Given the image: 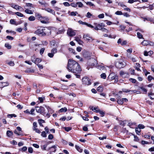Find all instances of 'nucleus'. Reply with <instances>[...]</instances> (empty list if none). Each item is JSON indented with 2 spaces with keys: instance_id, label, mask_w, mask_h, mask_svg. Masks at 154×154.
Returning a JSON list of instances; mask_svg holds the SVG:
<instances>
[{
  "instance_id": "nucleus-1",
  "label": "nucleus",
  "mask_w": 154,
  "mask_h": 154,
  "mask_svg": "<svg viewBox=\"0 0 154 154\" xmlns=\"http://www.w3.org/2000/svg\"><path fill=\"white\" fill-rule=\"evenodd\" d=\"M67 69L69 71L74 73H80L82 71L79 64L75 61L71 59L68 60Z\"/></svg>"
},
{
  "instance_id": "nucleus-2",
  "label": "nucleus",
  "mask_w": 154,
  "mask_h": 154,
  "mask_svg": "<svg viewBox=\"0 0 154 154\" xmlns=\"http://www.w3.org/2000/svg\"><path fill=\"white\" fill-rule=\"evenodd\" d=\"M51 31L50 30L47 28L40 27L36 30L35 33L40 36H44L46 35H49Z\"/></svg>"
},
{
  "instance_id": "nucleus-3",
  "label": "nucleus",
  "mask_w": 154,
  "mask_h": 154,
  "mask_svg": "<svg viewBox=\"0 0 154 154\" xmlns=\"http://www.w3.org/2000/svg\"><path fill=\"white\" fill-rule=\"evenodd\" d=\"M94 24L95 26V27L94 26L93 28H94L95 30H101L102 27L105 26V24L103 23H94Z\"/></svg>"
},
{
  "instance_id": "nucleus-4",
  "label": "nucleus",
  "mask_w": 154,
  "mask_h": 154,
  "mask_svg": "<svg viewBox=\"0 0 154 154\" xmlns=\"http://www.w3.org/2000/svg\"><path fill=\"white\" fill-rule=\"evenodd\" d=\"M115 65L117 68H121L124 67L125 66V63H123L121 60H120L119 61L116 62Z\"/></svg>"
},
{
  "instance_id": "nucleus-5",
  "label": "nucleus",
  "mask_w": 154,
  "mask_h": 154,
  "mask_svg": "<svg viewBox=\"0 0 154 154\" xmlns=\"http://www.w3.org/2000/svg\"><path fill=\"white\" fill-rule=\"evenodd\" d=\"M83 38L84 39V40L86 41H87V42H91L94 39L92 37H90L88 34L84 35Z\"/></svg>"
},
{
  "instance_id": "nucleus-6",
  "label": "nucleus",
  "mask_w": 154,
  "mask_h": 154,
  "mask_svg": "<svg viewBox=\"0 0 154 154\" xmlns=\"http://www.w3.org/2000/svg\"><path fill=\"white\" fill-rule=\"evenodd\" d=\"M82 82L83 84L87 85H91L90 79L86 76L84 77L82 79Z\"/></svg>"
},
{
  "instance_id": "nucleus-7",
  "label": "nucleus",
  "mask_w": 154,
  "mask_h": 154,
  "mask_svg": "<svg viewBox=\"0 0 154 154\" xmlns=\"http://www.w3.org/2000/svg\"><path fill=\"white\" fill-rule=\"evenodd\" d=\"M10 6L13 8L16 9L17 10H20V11H21L23 10V9L21 8L20 7L16 5L14 3L11 4H10Z\"/></svg>"
},
{
  "instance_id": "nucleus-8",
  "label": "nucleus",
  "mask_w": 154,
  "mask_h": 154,
  "mask_svg": "<svg viewBox=\"0 0 154 154\" xmlns=\"http://www.w3.org/2000/svg\"><path fill=\"white\" fill-rule=\"evenodd\" d=\"M49 18L47 17H41L40 19L41 22L43 23H48Z\"/></svg>"
},
{
  "instance_id": "nucleus-9",
  "label": "nucleus",
  "mask_w": 154,
  "mask_h": 154,
  "mask_svg": "<svg viewBox=\"0 0 154 154\" xmlns=\"http://www.w3.org/2000/svg\"><path fill=\"white\" fill-rule=\"evenodd\" d=\"M67 35L70 36H72L75 35V32L71 29H69L67 31Z\"/></svg>"
},
{
  "instance_id": "nucleus-10",
  "label": "nucleus",
  "mask_w": 154,
  "mask_h": 154,
  "mask_svg": "<svg viewBox=\"0 0 154 154\" xmlns=\"http://www.w3.org/2000/svg\"><path fill=\"white\" fill-rule=\"evenodd\" d=\"M32 61L35 64L41 62L42 60L40 58H36L35 59L34 56H33L32 57Z\"/></svg>"
},
{
  "instance_id": "nucleus-11",
  "label": "nucleus",
  "mask_w": 154,
  "mask_h": 154,
  "mask_svg": "<svg viewBox=\"0 0 154 154\" xmlns=\"http://www.w3.org/2000/svg\"><path fill=\"white\" fill-rule=\"evenodd\" d=\"M120 75L122 78H128L129 76V74L128 72H125L123 71H121L119 72Z\"/></svg>"
},
{
  "instance_id": "nucleus-12",
  "label": "nucleus",
  "mask_w": 154,
  "mask_h": 154,
  "mask_svg": "<svg viewBox=\"0 0 154 154\" xmlns=\"http://www.w3.org/2000/svg\"><path fill=\"white\" fill-rule=\"evenodd\" d=\"M81 36L80 35L79 36H76L75 37V40L78 42L79 44L80 45H82L83 42L81 40Z\"/></svg>"
},
{
  "instance_id": "nucleus-13",
  "label": "nucleus",
  "mask_w": 154,
  "mask_h": 154,
  "mask_svg": "<svg viewBox=\"0 0 154 154\" xmlns=\"http://www.w3.org/2000/svg\"><path fill=\"white\" fill-rule=\"evenodd\" d=\"M44 9L45 10V11L48 12L51 14H52L54 15H55V11H54V10H53V9L50 8H46Z\"/></svg>"
},
{
  "instance_id": "nucleus-14",
  "label": "nucleus",
  "mask_w": 154,
  "mask_h": 154,
  "mask_svg": "<svg viewBox=\"0 0 154 154\" xmlns=\"http://www.w3.org/2000/svg\"><path fill=\"white\" fill-rule=\"evenodd\" d=\"M36 110L37 112L41 113L44 112L45 108L42 106L37 107Z\"/></svg>"
},
{
  "instance_id": "nucleus-15",
  "label": "nucleus",
  "mask_w": 154,
  "mask_h": 154,
  "mask_svg": "<svg viewBox=\"0 0 154 154\" xmlns=\"http://www.w3.org/2000/svg\"><path fill=\"white\" fill-rule=\"evenodd\" d=\"M78 22L80 24H82V25H86L88 27H90L91 28H94V26L92 25H91L88 24L86 22H83L81 20L79 21Z\"/></svg>"
},
{
  "instance_id": "nucleus-16",
  "label": "nucleus",
  "mask_w": 154,
  "mask_h": 154,
  "mask_svg": "<svg viewBox=\"0 0 154 154\" xmlns=\"http://www.w3.org/2000/svg\"><path fill=\"white\" fill-rule=\"evenodd\" d=\"M90 62H91V63L89 65L91 66H94L96 65L97 64V62L96 60L94 59H92L90 60Z\"/></svg>"
},
{
  "instance_id": "nucleus-17",
  "label": "nucleus",
  "mask_w": 154,
  "mask_h": 154,
  "mask_svg": "<svg viewBox=\"0 0 154 154\" xmlns=\"http://www.w3.org/2000/svg\"><path fill=\"white\" fill-rule=\"evenodd\" d=\"M25 12L27 14H32L34 11L33 10H30L29 8H25Z\"/></svg>"
},
{
  "instance_id": "nucleus-18",
  "label": "nucleus",
  "mask_w": 154,
  "mask_h": 154,
  "mask_svg": "<svg viewBox=\"0 0 154 154\" xmlns=\"http://www.w3.org/2000/svg\"><path fill=\"white\" fill-rule=\"evenodd\" d=\"M33 5L30 3H26V5L25 6L24 8H29V9H31L32 8H33Z\"/></svg>"
},
{
  "instance_id": "nucleus-19",
  "label": "nucleus",
  "mask_w": 154,
  "mask_h": 154,
  "mask_svg": "<svg viewBox=\"0 0 154 154\" xmlns=\"http://www.w3.org/2000/svg\"><path fill=\"white\" fill-rule=\"evenodd\" d=\"M127 57L129 59L131 60L133 62H137L136 59L134 57H131L130 54H127Z\"/></svg>"
},
{
  "instance_id": "nucleus-20",
  "label": "nucleus",
  "mask_w": 154,
  "mask_h": 154,
  "mask_svg": "<svg viewBox=\"0 0 154 154\" xmlns=\"http://www.w3.org/2000/svg\"><path fill=\"white\" fill-rule=\"evenodd\" d=\"M38 122L40 126L44 127L42 124L45 123V121L44 120L42 119H39L38 120Z\"/></svg>"
},
{
  "instance_id": "nucleus-21",
  "label": "nucleus",
  "mask_w": 154,
  "mask_h": 154,
  "mask_svg": "<svg viewBox=\"0 0 154 154\" xmlns=\"http://www.w3.org/2000/svg\"><path fill=\"white\" fill-rule=\"evenodd\" d=\"M57 146H54L52 147L49 148V149L51 150V152H55L56 151V148Z\"/></svg>"
},
{
  "instance_id": "nucleus-22",
  "label": "nucleus",
  "mask_w": 154,
  "mask_h": 154,
  "mask_svg": "<svg viewBox=\"0 0 154 154\" xmlns=\"http://www.w3.org/2000/svg\"><path fill=\"white\" fill-rule=\"evenodd\" d=\"M75 148L77 150L80 152H82L83 149H81V147L79 146L75 145Z\"/></svg>"
},
{
  "instance_id": "nucleus-23",
  "label": "nucleus",
  "mask_w": 154,
  "mask_h": 154,
  "mask_svg": "<svg viewBox=\"0 0 154 154\" xmlns=\"http://www.w3.org/2000/svg\"><path fill=\"white\" fill-rule=\"evenodd\" d=\"M140 88L142 90L143 93L146 94L147 93V90L144 87L142 86L140 87Z\"/></svg>"
},
{
  "instance_id": "nucleus-24",
  "label": "nucleus",
  "mask_w": 154,
  "mask_h": 154,
  "mask_svg": "<svg viewBox=\"0 0 154 154\" xmlns=\"http://www.w3.org/2000/svg\"><path fill=\"white\" fill-rule=\"evenodd\" d=\"M115 78V75L112 74H110L108 76V78L111 80H113Z\"/></svg>"
},
{
  "instance_id": "nucleus-25",
  "label": "nucleus",
  "mask_w": 154,
  "mask_h": 154,
  "mask_svg": "<svg viewBox=\"0 0 154 154\" xmlns=\"http://www.w3.org/2000/svg\"><path fill=\"white\" fill-rule=\"evenodd\" d=\"M13 134V132L11 131H7L6 132V134L8 137H10Z\"/></svg>"
},
{
  "instance_id": "nucleus-26",
  "label": "nucleus",
  "mask_w": 154,
  "mask_h": 154,
  "mask_svg": "<svg viewBox=\"0 0 154 154\" xmlns=\"http://www.w3.org/2000/svg\"><path fill=\"white\" fill-rule=\"evenodd\" d=\"M14 14H16L17 15L20 17H22L24 16L23 14L20 12H16L14 13Z\"/></svg>"
},
{
  "instance_id": "nucleus-27",
  "label": "nucleus",
  "mask_w": 154,
  "mask_h": 154,
  "mask_svg": "<svg viewBox=\"0 0 154 154\" xmlns=\"http://www.w3.org/2000/svg\"><path fill=\"white\" fill-rule=\"evenodd\" d=\"M97 90L98 92H101L103 91V88L102 86H100L97 88Z\"/></svg>"
},
{
  "instance_id": "nucleus-28",
  "label": "nucleus",
  "mask_w": 154,
  "mask_h": 154,
  "mask_svg": "<svg viewBox=\"0 0 154 154\" xmlns=\"http://www.w3.org/2000/svg\"><path fill=\"white\" fill-rule=\"evenodd\" d=\"M35 70L33 69H28L25 71V72L26 73H30L34 72Z\"/></svg>"
},
{
  "instance_id": "nucleus-29",
  "label": "nucleus",
  "mask_w": 154,
  "mask_h": 154,
  "mask_svg": "<svg viewBox=\"0 0 154 154\" xmlns=\"http://www.w3.org/2000/svg\"><path fill=\"white\" fill-rule=\"evenodd\" d=\"M35 19V17L33 16H31L28 18V20L30 21H33Z\"/></svg>"
},
{
  "instance_id": "nucleus-30",
  "label": "nucleus",
  "mask_w": 154,
  "mask_h": 154,
  "mask_svg": "<svg viewBox=\"0 0 154 154\" xmlns=\"http://www.w3.org/2000/svg\"><path fill=\"white\" fill-rule=\"evenodd\" d=\"M149 42L146 40H144L141 43L144 46L147 45H148Z\"/></svg>"
},
{
  "instance_id": "nucleus-31",
  "label": "nucleus",
  "mask_w": 154,
  "mask_h": 154,
  "mask_svg": "<svg viewBox=\"0 0 154 154\" xmlns=\"http://www.w3.org/2000/svg\"><path fill=\"white\" fill-rule=\"evenodd\" d=\"M5 47L8 49H11V46L8 43H6L5 44Z\"/></svg>"
},
{
  "instance_id": "nucleus-32",
  "label": "nucleus",
  "mask_w": 154,
  "mask_h": 154,
  "mask_svg": "<svg viewBox=\"0 0 154 154\" xmlns=\"http://www.w3.org/2000/svg\"><path fill=\"white\" fill-rule=\"evenodd\" d=\"M7 116L8 118H11L13 117H15L17 116L15 114H10L8 115Z\"/></svg>"
},
{
  "instance_id": "nucleus-33",
  "label": "nucleus",
  "mask_w": 154,
  "mask_h": 154,
  "mask_svg": "<svg viewBox=\"0 0 154 154\" xmlns=\"http://www.w3.org/2000/svg\"><path fill=\"white\" fill-rule=\"evenodd\" d=\"M141 130L139 129H138V128H135V131L136 133L138 135L140 134V132Z\"/></svg>"
},
{
  "instance_id": "nucleus-34",
  "label": "nucleus",
  "mask_w": 154,
  "mask_h": 154,
  "mask_svg": "<svg viewBox=\"0 0 154 154\" xmlns=\"http://www.w3.org/2000/svg\"><path fill=\"white\" fill-rule=\"evenodd\" d=\"M67 111V109L66 108L64 107V108H62L60 109L59 111L60 112H66Z\"/></svg>"
},
{
  "instance_id": "nucleus-35",
  "label": "nucleus",
  "mask_w": 154,
  "mask_h": 154,
  "mask_svg": "<svg viewBox=\"0 0 154 154\" xmlns=\"http://www.w3.org/2000/svg\"><path fill=\"white\" fill-rule=\"evenodd\" d=\"M92 110L94 112H99V109H98V107H94L93 108V107H92Z\"/></svg>"
},
{
  "instance_id": "nucleus-36",
  "label": "nucleus",
  "mask_w": 154,
  "mask_h": 154,
  "mask_svg": "<svg viewBox=\"0 0 154 154\" xmlns=\"http://www.w3.org/2000/svg\"><path fill=\"white\" fill-rule=\"evenodd\" d=\"M57 49L56 48H53L51 51V52L53 53L54 54H56L57 53Z\"/></svg>"
},
{
  "instance_id": "nucleus-37",
  "label": "nucleus",
  "mask_w": 154,
  "mask_h": 154,
  "mask_svg": "<svg viewBox=\"0 0 154 154\" xmlns=\"http://www.w3.org/2000/svg\"><path fill=\"white\" fill-rule=\"evenodd\" d=\"M137 37L139 38H140H140L144 39L143 38V35L140 33L139 32H137Z\"/></svg>"
},
{
  "instance_id": "nucleus-38",
  "label": "nucleus",
  "mask_w": 154,
  "mask_h": 154,
  "mask_svg": "<svg viewBox=\"0 0 154 154\" xmlns=\"http://www.w3.org/2000/svg\"><path fill=\"white\" fill-rule=\"evenodd\" d=\"M61 88L63 90H67L68 89V87L65 85H62L61 87Z\"/></svg>"
},
{
  "instance_id": "nucleus-39",
  "label": "nucleus",
  "mask_w": 154,
  "mask_h": 154,
  "mask_svg": "<svg viewBox=\"0 0 154 154\" xmlns=\"http://www.w3.org/2000/svg\"><path fill=\"white\" fill-rule=\"evenodd\" d=\"M46 133L45 131H43L42 132L41 135L43 137H47Z\"/></svg>"
},
{
  "instance_id": "nucleus-40",
  "label": "nucleus",
  "mask_w": 154,
  "mask_h": 154,
  "mask_svg": "<svg viewBox=\"0 0 154 154\" xmlns=\"http://www.w3.org/2000/svg\"><path fill=\"white\" fill-rule=\"evenodd\" d=\"M78 5L79 7L81 8L83 6V4L81 2H77V5Z\"/></svg>"
},
{
  "instance_id": "nucleus-41",
  "label": "nucleus",
  "mask_w": 154,
  "mask_h": 154,
  "mask_svg": "<svg viewBox=\"0 0 154 154\" xmlns=\"http://www.w3.org/2000/svg\"><path fill=\"white\" fill-rule=\"evenodd\" d=\"M129 81L133 83H135L137 82V81L136 79H133V78H130L129 79Z\"/></svg>"
},
{
  "instance_id": "nucleus-42",
  "label": "nucleus",
  "mask_w": 154,
  "mask_h": 154,
  "mask_svg": "<svg viewBox=\"0 0 154 154\" xmlns=\"http://www.w3.org/2000/svg\"><path fill=\"white\" fill-rule=\"evenodd\" d=\"M138 128L140 130L141 129H143L144 128L145 126L143 125L140 124L138 125Z\"/></svg>"
},
{
  "instance_id": "nucleus-43",
  "label": "nucleus",
  "mask_w": 154,
  "mask_h": 154,
  "mask_svg": "<svg viewBox=\"0 0 154 154\" xmlns=\"http://www.w3.org/2000/svg\"><path fill=\"white\" fill-rule=\"evenodd\" d=\"M86 4L87 5H88L90 6H94V7L95 6V5H94L93 3L91 2H87L86 3Z\"/></svg>"
},
{
  "instance_id": "nucleus-44",
  "label": "nucleus",
  "mask_w": 154,
  "mask_h": 154,
  "mask_svg": "<svg viewBox=\"0 0 154 154\" xmlns=\"http://www.w3.org/2000/svg\"><path fill=\"white\" fill-rule=\"evenodd\" d=\"M101 77L103 79H105L106 78V75L105 73H103L100 75Z\"/></svg>"
},
{
  "instance_id": "nucleus-45",
  "label": "nucleus",
  "mask_w": 154,
  "mask_h": 154,
  "mask_svg": "<svg viewBox=\"0 0 154 154\" xmlns=\"http://www.w3.org/2000/svg\"><path fill=\"white\" fill-rule=\"evenodd\" d=\"M117 102L118 104L122 105L123 104V102L122 99H118L117 101Z\"/></svg>"
},
{
  "instance_id": "nucleus-46",
  "label": "nucleus",
  "mask_w": 154,
  "mask_h": 154,
  "mask_svg": "<svg viewBox=\"0 0 154 154\" xmlns=\"http://www.w3.org/2000/svg\"><path fill=\"white\" fill-rule=\"evenodd\" d=\"M8 64L11 66H14V63L13 61H10L9 62Z\"/></svg>"
},
{
  "instance_id": "nucleus-47",
  "label": "nucleus",
  "mask_w": 154,
  "mask_h": 154,
  "mask_svg": "<svg viewBox=\"0 0 154 154\" xmlns=\"http://www.w3.org/2000/svg\"><path fill=\"white\" fill-rule=\"evenodd\" d=\"M93 15L91 14L89 12H88L87 14L86 15V17H87L88 18H90Z\"/></svg>"
},
{
  "instance_id": "nucleus-48",
  "label": "nucleus",
  "mask_w": 154,
  "mask_h": 154,
  "mask_svg": "<svg viewBox=\"0 0 154 154\" xmlns=\"http://www.w3.org/2000/svg\"><path fill=\"white\" fill-rule=\"evenodd\" d=\"M47 144H45L41 146V149L43 150H46V148L47 147Z\"/></svg>"
},
{
  "instance_id": "nucleus-49",
  "label": "nucleus",
  "mask_w": 154,
  "mask_h": 154,
  "mask_svg": "<svg viewBox=\"0 0 154 154\" xmlns=\"http://www.w3.org/2000/svg\"><path fill=\"white\" fill-rule=\"evenodd\" d=\"M33 130L35 131V132L38 134H40L41 132L40 130L37 128H35V129H33Z\"/></svg>"
},
{
  "instance_id": "nucleus-50",
  "label": "nucleus",
  "mask_w": 154,
  "mask_h": 154,
  "mask_svg": "<svg viewBox=\"0 0 154 154\" xmlns=\"http://www.w3.org/2000/svg\"><path fill=\"white\" fill-rule=\"evenodd\" d=\"M122 91L124 92L128 93L130 92L131 90L126 89H122Z\"/></svg>"
},
{
  "instance_id": "nucleus-51",
  "label": "nucleus",
  "mask_w": 154,
  "mask_h": 154,
  "mask_svg": "<svg viewBox=\"0 0 154 154\" xmlns=\"http://www.w3.org/2000/svg\"><path fill=\"white\" fill-rule=\"evenodd\" d=\"M101 30L103 32H106L107 33L109 31L107 30L106 28H104V27H102V29H101Z\"/></svg>"
},
{
  "instance_id": "nucleus-52",
  "label": "nucleus",
  "mask_w": 154,
  "mask_h": 154,
  "mask_svg": "<svg viewBox=\"0 0 154 154\" xmlns=\"http://www.w3.org/2000/svg\"><path fill=\"white\" fill-rule=\"evenodd\" d=\"M70 5L72 7L76 8L77 7V2L76 3H72Z\"/></svg>"
},
{
  "instance_id": "nucleus-53",
  "label": "nucleus",
  "mask_w": 154,
  "mask_h": 154,
  "mask_svg": "<svg viewBox=\"0 0 154 154\" xmlns=\"http://www.w3.org/2000/svg\"><path fill=\"white\" fill-rule=\"evenodd\" d=\"M35 111V109H32L31 111H30V114L33 115H35V114L34 113V112Z\"/></svg>"
},
{
  "instance_id": "nucleus-54",
  "label": "nucleus",
  "mask_w": 154,
  "mask_h": 154,
  "mask_svg": "<svg viewBox=\"0 0 154 154\" xmlns=\"http://www.w3.org/2000/svg\"><path fill=\"white\" fill-rule=\"evenodd\" d=\"M115 14L118 15H122L123 14L122 13V11H117L116 13Z\"/></svg>"
},
{
  "instance_id": "nucleus-55",
  "label": "nucleus",
  "mask_w": 154,
  "mask_h": 154,
  "mask_svg": "<svg viewBox=\"0 0 154 154\" xmlns=\"http://www.w3.org/2000/svg\"><path fill=\"white\" fill-rule=\"evenodd\" d=\"M138 0H128V2L129 3H133L134 2L138 1Z\"/></svg>"
},
{
  "instance_id": "nucleus-56",
  "label": "nucleus",
  "mask_w": 154,
  "mask_h": 154,
  "mask_svg": "<svg viewBox=\"0 0 154 154\" xmlns=\"http://www.w3.org/2000/svg\"><path fill=\"white\" fill-rule=\"evenodd\" d=\"M99 112L100 113V114L101 115V116L102 117H103L104 116L105 113L103 111H100L99 110Z\"/></svg>"
},
{
  "instance_id": "nucleus-57",
  "label": "nucleus",
  "mask_w": 154,
  "mask_h": 154,
  "mask_svg": "<svg viewBox=\"0 0 154 154\" xmlns=\"http://www.w3.org/2000/svg\"><path fill=\"white\" fill-rule=\"evenodd\" d=\"M54 54L51 52V53H48V56L51 58L53 57L54 56Z\"/></svg>"
},
{
  "instance_id": "nucleus-58",
  "label": "nucleus",
  "mask_w": 154,
  "mask_h": 154,
  "mask_svg": "<svg viewBox=\"0 0 154 154\" xmlns=\"http://www.w3.org/2000/svg\"><path fill=\"white\" fill-rule=\"evenodd\" d=\"M28 151L30 153H32L33 151L32 148L31 147H29L28 149Z\"/></svg>"
},
{
  "instance_id": "nucleus-59",
  "label": "nucleus",
  "mask_w": 154,
  "mask_h": 154,
  "mask_svg": "<svg viewBox=\"0 0 154 154\" xmlns=\"http://www.w3.org/2000/svg\"><path fill=\"white\" fill-rule=\"evenodd\" d=\"M2 83L3 84V85H2L3 87L7 86L9 85L8 83L7 82H4Z\"/></svg>"
},
{
  "instance_id": "nucleus-60",
  "label": "nucleus",
  "mask_w": 154,
  "mask_h": 154,
  "mask_svg": "<svg viewBox=\"0 0 154 154\" xmlns=\"http://www.w3.org/2000/svg\"><path fill=\"white\" fill-rule=\"evenodd\" d=\"M98 17L100 18H103L104 17V14H100L98 16Z\"/></svg>"
},
{
  "instance_id": "nucleus-61",
  "label": "nucleus",
  "mask_w": 154,
  "mask_h": 154,
  "mask_svg": "<svg viewBox=\"0 0 154 154\" xmlns=\"http://www.w3.org/2000/svg\"><path fill=\"white\" fill-rule=\"evenodd\" d=\"M45 49L44 48H42L40 49V53L41 55H42L44 51H45Z\"/></svg>"
},
{
  "instance_id": "nucleus-62",
  "label": "nucleus",
  "mask_w": 154,
  "mask_h": 154,
  "mask_svg": "<svg viewBox=\"0 0 154 154\" xmlns=\"http://www.w3.org/2000/svg\"><path fill=\"white\" fill-rule=\"evenodd\" d=\"M47 108L49 112H50L51 113L53 112V111L51 109V108L49 106L47 107Z\"/></svg>"
},
{
  "instance_id": "nucleus-63",
  "label": "nucleus",
  "mask_w": 154,
  "mask_h": 154,
  "mask_svg": "<svg viewBox=\"0 0 154 154\" xmlns=\"http://www.w3.org/2000/svg\"><path fill=\"white\" fill-rule=\"evenodd\" d=\"M77 14V12L72 11L70 15L71 16H75Z\"/></svg>"
},
{
  "instance_id": "nucleus-64",
  "label": "nucleus",
  "mask_w": 154,
  "mask_h": 154,
  "mask_svg": "<svg viewBox=\"0 0 154 154\" xmlns=\"http://www.w3.org/2000/svg\"><path fill=\"white\" fill-rule=\"evenodd\" d=\"M65 130L66 131H69L71 130L72 128L70 127H65L64 128Z\"/></svg>"
}]
</instances>
